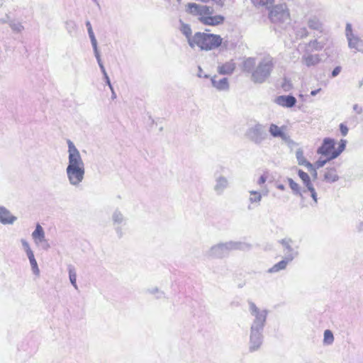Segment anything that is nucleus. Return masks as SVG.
<instances>
[{
    "instance_id": "338daca9",
    "label": "nucleus",
    "mask_w": 363,
    "mask_h": 363,
    "mask_svg": "<svg viewBox=\"0 0 363 363\" xmlns=\"http://www.w3.org/2000/svg\"><path fill=\"white\" fill-rule=\"evenodd\" d=\"M198 76H199V77H201V74L200 73H199Z\"/></svg>"
},
{
    "instance_id": "7ed1b4c3",
    "label": "nucleus",
    "mask_w": 363,
    "mask_h": 363,
    "mask_svg": "<svg viewBox=\"0 0 363 363\" xmlns=\"http://www.w3.org/2000/svg\"><path fill=\"white\" fill-rule=\"evenodd\" d=\"M251 245L243 242L229 241L213 245L205 252V256L210 259H222L233 250H249Z\"/></svg>"
},
{
    "instance_id": "e2e57ef3",
    "label": "nucleus",
    "mask_w": 363,
    "mask_h": 363,
    "mask_svg": "<svg viewBox=\"0 0 363 363\" xmlns=\"http://www.w3.org/2000/svg\"><path fill=\"white\" fill-rule=\"evenodd\" d=\"M362 85H363V80L359 82V86L361 87Z\"/></svg>"
},
{
    "instance_id": "c756f323",
    "label": "nucleus",
    "mask_w": 363,
    "mask_h": 363,
    "mask_svg": "<svg viewBox=\"0 0 363 363\" xmlns=\"http://www.w3.org/2000/svg\"><path fill=\"white\" fill-rule=\"evenodd\" d=\"M68 272H69V279L72 285L74 287L75 289H78V286L77 284V272L75 268L73 265H68Z\"/></svg>"
},
{
    "instance_id": "a878e982",
    "label": "nucleus",
    "mask_w": 363,
    "mask_h": 363,
    "mask_svg": "<svg viewBox=\"0 0 363 363\" xmlns=\"http://www.w3.org/2000/svg\"><path fill=\"white\" fill-rule=\"evenodd\" d=\"M296 158L299 165L305 166L307 169H312V164L305 158L303 151L301 148L296 150Z\"/></svg>"
},
{
    "instance_id": "8fccbe9b",
    "label": "nucleus",
    "mask_w": 363,
    "mask_h": 363,
    "mask_svg": "<svg viewBox=\"0 0 363 363\" xmlns=\"http://www.w3.org/2000/svg\"><path fill=\"white\" fill-rule=\"evenodd\" d=\"M308 172H310L312 174V177L314 179H317L318 173L316 169L313 164H312V169H307Z\"/></svg>"
},
{
    "instance_id": "ea45409f",
    "label": "nucleus",
    "mask_w": 363,
    "mask_h": 363,
    "mask_svg": "<svg viewBox=\"0 0 363 363\" xmlns=\"http://www.w3.org/2000/svg\"><path fill=\"white\" fill-rule=\"evenodd\" d=\"M66 28L69 33H72L77 28V25L73 21H68L66 22Z\"/></svg>"
},
{
    "instance_id": "6e6552de",
    "label": "nucleus",
    "mask_w": 363,
    "mask_h": 363,
    "mask_svg": "<svg viewBox=\"0 0 363 363\" xmlns=\"http://www.w3.org/2000/svg\"><path fill=\"white\" fill-rule=\"evenodd\" d=\"M111 220L117 236L121 238L123 235V228L127 224L128 218L119 208H116L111 213Z\"/></svg>"
},
{
    "instance_id": "1a4fd4ad",
    "label": "nucleus",
    "mask_w": 363,
    "mask_h": 363,
    "mask_svg": "<svg viewBox=\"0 0 363 363\" xmlns=\"http://www.w3.org/2000/svg\"><path fill=\"white\" fill-rule=\"evenodd\" d=\"M264 330L250 328L249 351L254 352L259 350L263 343Z\"/></svg>"
},
{
    "instance_id": "2f4dec72",
    "label": "nucleus",
    "mask_w": 363,
    "mask_h": 363,
    "mask_svg": "<svg viewBox=\"0 0 363 363\" xmlns=\"http://www.w3.org/2000/svg\"><path fill=\"white\" fill-rule=\"evenodd\" d=\"M9 27L11 28V29L12 30V31L15 33H21L23 32V30H24V26L18 21L11 20L9 21Z\"/></svg>"
},
{
    "instance_id": "f3484780",
    "label": "nucleus",
    "mask_w": 363,
    "mask_h": 363,
    "mask_svg": "<svg viewBox=\"0 0 363 363\" xmlns=\"http://www.w3.org/2000/svg\"><path fill=\"white\" fill-rule=\"evenodd\" d=\"M225 18L221 15H204L203 18H199V21L204 25L218 26L222 24Z\"/></svg>"
},
{
    "instance_id": "de8ad7c7",
    "label": "nucleus",
    "mask_w": 363,
    "mask_h": 363,
    "mask_svg": "<svg viewBox=\"0 0 363 363\" xmlns=\"http://www.w3.org/2000/svg\"><path fill=\"white\" fill-rule=\"evenodd\" d=\"M341 69H342V68L340 66H337V67H335L334 69L332 71V73H331L332 77H337L340 74V72H341Z\"/></svg>"
},
{
    "instance_id": "9b49d317",
    "label": "nucleus",
    "mask_w": 363,
    "mask_h": 363,
    "mask_svg": "<svg viewBox=\"0 0 363 363\" xmlns=\"http://www.w3.org/2000/svg\"><path fill=\"white\" fill-rule=\"evenodd\" d=\"M186 6L187 12L194 16H199V18H203L204 15H213L214 13L212 7L206 5L189 3Z\"/></svg>"
},
{
    "instance_id": "c85d7f7f",
    "label": "nucleus",
    "mask_w": 363,
    "mask_h": 363,
    "mask_svg": "<svg viewBox=\"0 0 363 363\" xmlns=\"http://www.w3.org/2000/svg\"><path fill=\"white\" fill-rule=\"evenodd\" d=\"M347 141L342 139L340 142L339 146L337 149H334L328 160H333L337 157L345 149Z\"/></svg>"
},
{
    "instance_id": "5fc2aeb1",
    "label": "nucleus",
    "mask_w": 363,
    "mask_h": 363,
    "mask_svg": "<svg viewBox=\"0 0 363 363\" xmlns=\"http://www.w3.org/2000/svg\"><path fill=\"white\" fill-rule=\"evenodd\" d=\"M321 91V89L319 88L318 89H315V90H313L311 91V96H315L318 93H319L320 91Z\"/></svg>"
},
{
    "instance_id": "f704fd0d",
    "label": "nucleus",
    "mask_w": 363,
    "mask_h": 363,
    "mask_svg": "<svg viewBox=\"0 0 363 363\" xmlns=\"http://www.w3.org/2000/svg\"><path fill=\"white\" fill-rule=\"evenodd\" d=\"M27 256L30 261V264L33 272L35 274L38 275L40 273V270L38 269V263H37V261L35 260L33 252L31 253L27 254Z\"/></svg>"
},
{
    "instance_id": "49530a36",
    "label": "nucleus",
    "mask_w": 363,
    "mask_h": 363,
    "mask_svg": "<svg viewBox=\"0 0 363 363\" xmlns=\"http://www.w3.org/2000/svg\"><path fill=\"white\" fill-rule=\"evenodd\" d=\"M10 21H11V19H10L9 15L6 14L4 17L0 18V24H5V23L9 24Z\"/></svg>"
},
{
    "instance_id": "bf43d9fd",
    "label": "nucleus",
    "mask_w": 363,
    "mask_h": 363,
    "mask_svg": "<svg viewBox=\"0 0 363 363\" xmlns=\"http://www.w3.org/2000/svg\"><path fill=\"white\" fill-rule=\"evenodd\" d=\"M277 187L278 189H280L281 191H284L285 189V186L284 184H278Z\"/></svg>"
},
{
    "instance_id": "c03bdc74",
    "label": "nucleus",
    "mask_w": 363,
    "mask_h": 363,
    "mask_svg": "<svg viewBox=\"0 0 363 363\" xmlns=\"http://www.w3.org/2000/svg\"><path fill=\"white\" fill-rule=\"evenodd\" d=\"M308 191L311 193V196L312 197L314 202L316 203L318 202L317 193L313 186L307 189Z\"/></svg>"
},
{
    "instance_id": "13d9d810",
    "label": "nucleus",
    "mask_w": 363,
    "mask_h": 363,
    "mask_svg": "<svg viewBox=\"0 0 363 363\" xmlns=\"http://www.w3.org/2000/svg\"><path fill=\"white\" fill-rule=\"evenodd\" d=\"M100 69H101V72L103 73V75L107 74V72H106L104 65L100 67Z\"/></svg>"
},
{
    "instance_id": "9d476101",
    "label": "nucleus",
    "mask_w": 363,
    "mask_h": 363,
    "mask_svg": "<svg viewBox=\"0 0 363 363\" xmlns=\"http://www.w3.org/2000/svg\"><path fill=\"white\" fill-rule=\"evenodd\" d=\"M345 35L348 40V45L350 48L354 49L356 51L362 52L363 40L353 34L352 25L350 23H347L346 25Z\"/></svg>"
},
{
    "instance_id": "680f3d73",
    "label": "nucleus",
    "mask_w": 363,
    "mask_h": 363,
    "mask_svg": "<svg viewBox=\"0 0 363 363\" xmlns=\"http://www.w3.org/2000/svg\"><path fill=\"white\" fill-rule=\"evenodd\" d=\"M107 85L109 86V88H110L111 91L114 90V89H113V86H112V84H111V83H109V84H108Z\"/></svg>"
},
{
    "instance_id": "4d7b16f0",
    "label": "nucleus",
    "mask_w": 363,
    "mask_h": 363,
    "mask_svg": "<svg viewBox=\"0 0 363 363\" xmlns=\"http://www.w3.org/2000/svg\"><path fill=\"white\" fill-rule=\"evenodd\" d=\"M104 79H105V82H106V84L111 83V81H110V79H109V77L108 76V74H106V75H104Z\"/></svg>"
},
{
    "instance_id": "3c124183",
    "label": "nucleus",
    "mask_w": 363,
    "mask_h": 363,
    "mask_svg": "<svg viewBox=\"0 0 363 363\" xmlns=\"http://www.w3.org/2000/svg\"><path fill=\"white\" fill-rule=\"evenodd\" d=\"M267 177L264 175H262L257 180V184L262 185L266 182Z\"/></svg>"
},
{
    "instance_id": "393cba45",
    "label": "nucleus",
    "mask_w": 363,
    "mask_h": 363,
    "mask_svg": "<svg viewBox=\"0 0 363 363\" xmlns=\"http://www.w3.org/2000/svg\"><path fill=\"white\" fill-rule=\"evenodd\" d=\"M307 25L309 28L318 31H322L323 23L316 16H311L307 20Z\"/></svg>"
},
{
    "instance_id": "20e7f679",
    "label": "nucleus",
    "mask_w": 363,
    "mask_h": 363,
    "mask_svg": "<svg viewBox=\"0 0 363 363\" xmlns=\"http://www.w3.org/2000/svg\"><path fill=\"white\" fill-rule=\"evenodd\" d=\"M223 39L219 35L197 32L194 35L193 48L196 45L201 50H211L219 47Z\"/></svg>"
},
{
    "instance_id": "69168bd1",
    "label": "nucleus",
    "mask_w": 363,
    "mask_h": 363,
    "mask_svg": "<svg viewBox=\"0 0 363 363\" xmlns=\"http://www.w3.org/2000/svg\"><path fill=\"white\" fill-rule=\"evenodd\" d=\"M92 1L99 5L97 0H92Z\"/></svg>"
},
{
    "instance_id": "6ab92c4d",
    "label": "nucleus",
    "mask_w": 363,
    "mask_h": 363,
    "mask_svg": "<svg viewBox=\"0 0 363 363\" xmlns=\"http://www.w3.org/2000/svg\"><path fill=\"white\" fill-rule=\"evenodd\" d=\"M180 26L179 28L181 33L186 38L188 43L193 48L194 35L192 36V30L189 24L184 23L181 18L179 20Z\"/></svg>"
},
{
    "instance_id": "a211bd4d",
    "label": "nucleus",
    "mask_w": 363,
    "mask_h": 363,
    "mask_svg": "<svg viewBox=\"0 0 363 363\" xmlns=\"http://www.w3.org/2000/svg\"><path fill=\"white\" fill-rule=\"evenodd\" d=\"M17 220V217L5 207L0 206V223L4 225H11Z\"/></svg>"
},
{
    "instance_id": "7c9ffc66",
    "label": "nucleus",
    "mask_w": 363,
    "mask_h": 363,
    "mask_svg": "<svg viewBox=\"0 0 363 363\" xmlns=\"http://www.w3.org/2000/svg\"><path fill=\"white\" fill-rule=\"evenodd\" d=\"M288 182L294 194L303 196V194L306 192V190L301 191L300 186L292 179L288 178Z\"/></svg>"
},
{
    "instance_id": "864d4df0",
    "label": "nucleus",
    "mask_w": 363,
    "mask_h": 363,
    "mask_svg": "<svg viewBox=\"0 0 363 363\" xmlns=\"http://www.w3.org/2000/svg\"><path fill=\"white\" fill-rule=\"evenodd\" d=\"M86 26L87 28L88 33L93 32L91 25V23L89 21H86Z\"/></svg>"
},
{
    "instance_id": "473e14b6",
    "label": "nucleus",
    "mask_w": 363,
    "mask_h": 363,
    "mask_svg": "<svg viewBox=\"0 0 363 363\" xmlns=\"http://www.w3.org/2000/svg\"><path fill=\"white\" fill-rule=\"evenodd\" d=\"M335 337L330 330H325L323 333V344L324 345H331L333 344Z\"/></svg>"
},
{
    "instance_id": "4468645a",
    "label": "nucleus",
    "mask_w": 363,
    "mask_h": 363,
    "mask_svg": "<svg viewBox=\"0 0 363 363\" xmlns=\"http://www.w3.org/2000/svg\"><path fill=\"white\" fill-rule=\"evenodd\" d=\"M32 238L36 245L43 244V247L45 250L50 247L45 239L44 230L40 224L36 225L35 230L32 233Z\"/></svg>"
},
{
    "instance_id": "79ce46f5",
    "label": "nucleus",
    "mask_w": 363,
    "mask_h": 363,
    "mask_svg": "<svg viewBox=\"0 0 363 363\" xmlns=\"http://www.w3.org/2000/svg\"><path fill=\"white\" fill-rule=\"evenodd\" d=\"M21 242L26 255L33 252L32 250L30 247L29 243L26 240L21 239Z\"/></svg>"
},
{
    "instance_id": "37998d69",
    "label": "nucleus",
    "mask_w": 363,
    "mask_h": 363,
    "mask_svg": "<svg viewBox=\"0 0 363 363\" xmlns=\"http://www.w3.org/2000/svg\"><path fill=\"white\" fill-rule=\"evenodd\" d=\"M330 160H328V157H327L326 160H321L319 159L315 164V166L317 169H319L320 167H323L327 162L330 161Z\"/></svg>"
},
{
    "instance_id": "39448f33",
    "label": "nucleus",
    "mask_w": 363,
    "mask_h": 363,
    "mask_svg": "<svg viewBox=\"0 0 363 363\" xmlns=\"http://www.w3.org/2000/svg\"><path fill=\"white\" fill-rule=\"evenodd\" d=\"M248 305L249 311L253 317L250 328L264 330L269 313L267 309H260L251 301H248Z\"/></svg>"
},
{
    "instance_id": "423d86ee",
    "label": "nucleus",
    "mask_w": 363,
    "mask_h": 363,
    "mask_svg": "<svg viewBox=\"0 0 363 363\" xmlns=\"http://www.w3.org/2000/svg\"><path fill=\"white\" fill-rule=\"evenodd\" d=\"M271 21L274 24H288L290 15L286 4L276 5L269 13Z\"/></svg>"
},
{
    "instance_id": "c9c22d12",
    "label": "nucleus",
    "mask_w": 363,
    "mask_h": 363,
    "mask_svg": "<svg viewBox=\"0 0 363 363\" xmlns=\"http://www.w3.org/2000/svg\"><path fill=\"white\" fill-rule=\"evenodd\" d=\"M146 292L155 296L157 299L164 297V293L157 287H152L146 289Z\"/></svg>"
},
{
    "instance_id": "09e8293b",
    "label": "nucleus",
    "mask_w": 363,
    "mask_h": 363,
    "mask_svg": "<svg viewBox=\"0 0 363 363\" xmlns=\"http://www.w3.org/2000/svg\"><path fill=\"white\" fill-rule=\"evenodd\" d=\"M94 55H95V57L96 58V60H97V62L99 64V67L101 66H103L104 65L102 63V61H101V56H100L99 50H96V51H94Z\"/></svg>"
},
{
    "instance_id": "bb28decb",
    "label": "nucleus",
    "mask_w": 363,
    "mask_h": 363,
    "mask_svg": "<svg viewBox=\"0 0 363 363\" xmlns=\"http://www.w3.org/2000/svg\"><path fill=\"white\" fill-rule=\"evenodd\" d=\"M291 262V260H288V259L284 257L281 261L275 264L270 269H269L268 272L276 273L281 270L285 269L286 268L288 264Z\"/></svg>"
},
{
    "instance_id": "dca6fc26",
    "label": "nucleus",
    "mask_w": 363,
    "mask_h": 363,
    "mask_svg": "<svg viewBox=\"0 0 363 363\" xmlns=\"http://www.w3.org/2000/svg\"><path fill=\"white\" fill-rule=\"evenodd\" d=\"M274 101L281 106L292 108L296 105L297 101L292 95H281L277 96Z\"/></svg>"
},
{
    "instance_id": "a19ab883",
    "label": "nucleus",
    "mask_w": 363,
    "mask_h": 363,
    "mask_svg": "<svg viewBox=\"0 0 363 363\" xmlns=\"http://www.w3.org/2000/svg\"><path fill=\"white\" fill-rule=\"evenodd\" d=\"M88 33H89V38L91 40V45L93 47L94 51H96V50H98L97 41H96V37L94 35V32H89Z\"/></svg>"
},
{
    "instance_id": "f03ea898",
    "label": "nucleus",
    "mask_w": 363,
    "mask_h": 363,
    "mask_svg": "<svg viewBox=\"0 0 363 363\" xmlns=\"http://www.w3.org/2000/svg\"><path fill=\"white\" fill-rule=\"evenodd\" d=\"M68 163L65 169L69 184L75 188L81 186L85 176V167L79 151L74 144L67 140Z\"/></svg>"
},
{
    "instance_id": "a18cd8bd",
    "label": "nucleus",
    "mask_w": 363,
    "mask_h": 363,
    "mask_svg": "<svg viewBox=\"0 0 363 363\" xmlns=\"http://www.w3.org/2000/svg\"><path fill=\"white\" fill-rule=\"evenodd\" d=\"M340 130L343 136H346L347 134L348 133V128L343 123H340Z\"/></svg>"
},
{
    "instance_id": "0e129e2a",
    "label": "nucleus",
    "mask_w": 363,
    "mask_h": 363,
    "mask_svg": "<svg viewBox=\"0 0 363 363\" xmlns=\"http://www.w3.org/2000/svg\"><path fill=\"white\" fill-rule=\"evenodd\" d=\"M199 73H200V74H202V69H201V68L199 67Z\"/></svg>"
},
{
    "instance_id": "4be33fe9",
    "label": "nucleus",
    "mask_w": 363,
    "mask_h": 363,
    "mask_svg": "<svg viewBox=\"0 0 363 363\" xmlns=\"http://www.w3.org/2000/svg\"><path fill=\"white\" fill-rule=\"evenodd\" d=\"M212 86L218 91H228L229 89V83L227 78L217 79L216 76H213L211 79Z\"/></svg>"
},
{
    "instance_id": "aec40b11",
    "label": "nucleus",
    "mask_w": 363,
    "mask_h": 363,
    "mask_svg": "<svg viewBox=\"0 0 363 363\" xmlns=\"http://www.w3.org/2000/svg\"><path fill=\"white\" fill-rule=\"evenodd\" d=\"M269 132L274 138H280L285 142H289L290 140V137L283 131L281 128L279 127L276 124L272 123L270 125Z\"/></svg>"
},
{
    "instance_id": "ddd939ff",
    "label": "nucleus",
    "mask_w": 363,
    "mask_h": 363,
    "mask_svg": "<svg viewBox=\"0 0 363 363\" xmlns=\"http://www.w3.org/2000/svg\"><path fill=\"white\" fill-rule=\"evenodd\" d=\"M230 182L227 177L223 175L215 174V184L213 191L218 196L223 195L224 191L229 187Z\"/></svg>"
},
{
    "instance_id": "72a5a7b5",
    "label": "nucleus",
    "mask_w": 363,
    "mask_h": 363,
    "mask_svg": "<svg viewBox=\"0 0 363 363\" xmlns=\"http://www.w3.org/2000/svg\"><path fill=\"white\" fill-rule=\"evenodd\" d=\"M298 174L299 177L301 179V180H302L303 184L305 185V186L306 187V189L313 186V184L311 183V178L307 173H306L305 172H303L301 169H299L298 172Z\"/></svg>"
},
{
    "instance_id": "603ef678",
    "label": "nucleus",
    "mask_w": 363,
    "mask_h": 363,
    "mask_svg": "<svg viewBox=\"0 0 363 363\" xmlns=\"http://www.w3.org/2000/svg\"><path fill=\"white\" fill-rule=\"evenodd\" d=\"M354 111H357V113L360 114L362 112V108L359 107L357 104H354L353 106Z\"/></svg>"
},
{
    "instance_id": "5701e85b",
    "label": "nucleus",
    "mask_w": 363,
    "mask_h": 363,
    "mask_svg": "<svg viewBox=\"0 0 363 363\" xmlns=\"http://www.w3.org/2000/svg\"><path fill=\"white\" fill-rule=\"evenodd\" d=\"M249 194L250 205H248L247 208L248 210H251L254 208L253 206H259L260 201H262V194L259 191L254 190L249 191Z\"/></svg>"
},
{
    "instance_id": "f257e3e1",
    "label": "nucleus",
    "mask_w": 363,
    "mask_h": 363,
    "mask_svg": "<svg viewBox=\"0 0 363 363\" xmlns=\"http://www.w3.org/2000/svg\"><path fill=\"white\" fill-rule=\"evenodd\" d=\"M274 66V60L270 55L264 56L257 62L256 58L247 57L242 62V70L251 74L253 83L263 84L270 77Z\"/></svg>"
},
{
    "instance_id": "b1692460",
    "label": "nucleus",
    "mask_w": 363,
    "mask_h": 363,
    "mask_svg": "<svg viewBox=\"0 0 363 363\" xmlns=\"http://www.w3.org/2000/svg\"><path fill=\"white\" fill-rule=\"evenodd\" d=\"M235 69V63L233 60L218 66V72L220 74H231Z\"/></svg>"
},
{
    "instance_id": "cd10ccee",
    "label": "nucleus",
    "mask_w": 363,
    "mask_h": 363,
    "mask_svg": "<svg viewBox=\"0 0 363 363\" xmlns=\"http://www.w3.org/2000/svg\"><path fill=\"white\" fill-rule=\"evenodd\" d=\"M339 179L338 175L337 174L336 169L333 168H327L326 172L324 174V179L328 182H335L337 181Z\"/></svg>"
},
{
    "instance_id": "052dcab7",
    "label": "nucleus",
    "mask_w": 363,
    "mask_h": 363,
    "mask_svg": "<svg viewBox=\"0 0 363 363\" xmlns=\"http://www.w3.org/2000/svg\"><path fill=\"white\" fill-rule=\"evenodd\" d=\"M111 98L112 99H116V94L114 90L111 91Z\"/></svg>"
},
{
    "instance_id": "58836bf2",
    "label": "nucleus",
    "mask_w": 363,
    "mask_h": 363,
    "mask_svg": "<svg viewBox=\"0 0 363 363\" xmlns=\"http://www.w3.org/2000/svg\"><path fill=\"white\" fill-rule=\"evenodd\" d=\"M255 6H268L274 2V0H252Z\"/></svg>"
},
{
    "instance_id": "f8f14e48",
    "label": "nucleus",
    "mask_w": 363,
    "mask_h": 363,
    "mask_svg": "<svg viewBox=\"0 0 363 363\" xmlns=\"http://www.w3.org/2000/svg\"><path fill=\"white\" fill-rule=\"evenodd\" d=\"M279 243L282 245L284 257L288 260L293 261L298 255V247H293L294 242L291 238H284Z\"/></svg>"
},
{
    "instance_id": "0eeeda50",
    "label": "nucleus",
    "mask_w": 363,
    "mask_h": 363,
    "mask_svg": "<svg viewBox=\"0 0 363 363\" xmlns=\"http://www.w3.org/2000/svg\"><path fill=\"white\" fill-rule=\"evenodd\" d=\"M246 136L255 145H260L267 140V133L263 125L257 123L247 129Z\"/></svg>"
},
{
    "instance_id": "e433bc0d",
    "label": "nucleus",
    "mask_w": 363,
    "mask_h": 363,
    "mask_svg": "<svg viewBox=\"0 0 363 363\" xmlns=\"http://www.w3.org/2000/svg\"><path fill=\"white\" fill-rule=\"evenodd\" d=\"M325 46V43L323 41H318L317 40H311L308 43V47L311 48L313 50L320 51Z\"/></svg>"
},
{
    "instance_id": "774afa93",
    "label": "nucleus",
    "mask_w": 363,
    "mask_h": 363,
    "mask_svg": "<svg viewBox=\"0 0 363 363\" xmlns=\"http://www.w3.org/2000/svg\"><path fill=\"white\" fill-rule=\"evenodd\" d=\"M204 77L207 78V77H208V76L206 74V75H204Z\"/></svg>"
},
{
    "instance_id": "6e6d98bb",
    "label": "nucleus",
    "mask_w": 363,
    "mask_h": 363,
    "mask_svg": "<svg viewBox=\"0 0 363 363\" xmlns=\"http://www.w3.org/2000/svg\"><path fill=\"white\" fill-rule=\"evenodd\" d=\"M357 230L359 232L363 231V221L359 223V224L357 225Z\"/></svg>"
},
{
    "instance_id": "2eb2a0df",
    "label": "nucleus",
    "mask_w": 363,
    "mask_h": 363,
    "mask_svg": "<svg viewBox=\"0 0 363 363\" xmlns=\"http://www.w3.org/2000/svg\"><path fill=\"white\" fill-rule=\"evenodd\" d=\"M334 149L335 140L332 138H326L323 140L322 145L318 147L317 152L329 157Z\"/></svg>"
},
{
    "instance_id": "412c9836",
    "label": "nucleus",
    "mask_w": 363,
    "mask_h": 363,
    "mask_svg": "<svg viewBox=\"0 0 363 363\" xmlns=\"http://www.w3.org/2000/svg\"><path fill=\"white\" fill-rule=\"evenodd\" d=\"M320 60V55L318 54H304L301 57V62L308 67L317 65Z\"/></svg>"
},
{
    "instance_id": "4c0bfd02",
    "label": "nucleus",
    "mask_w": 363,
    "mask_h": 363,
    "mask_svg": "<svg viewBox=\"0 0 363 363\" xmlns=\"http://www.w3.org/2000/svg\"><path fill=\"white\" fill-rule=\"evenodd\" d=\"M296 35L300 38H303L308 35V31L305 27L298 28L296 30Z\"/></svg>"
}]
</instances>
